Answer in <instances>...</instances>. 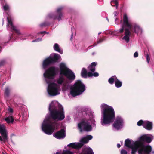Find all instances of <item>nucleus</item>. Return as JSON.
<instances>
[{
  "label": "nucleus",
  "instance_id": "6e6d98bb",
  "mask_svg": "<svg viewBox=\"0 0 154 154\" xmlns=\"http://www.w3.org/2000/svg\"><path fill=\"white\" fill-rule=\"evenodd\" d=\"M2 21H3V23H4V20L3 19Z\"/></svg>",
  "mask_w": 154,
  "mask_h": 154
},
{
  "label": "nucleus",
  "instance_id": "7c9ffc66",
  "mask_svg": "<svg viewBox=\"0 0 154 154\" xmlns=\"http://www.w3.org/2000/svg\"><path fill=\"white\" fill-rule=\"evenodd\" d=\"M64 79L62 76L59 77L57 80V83L58 84L61 85L64 82Z\"/></svg>",
  "mask_w": 154,
  "mask_h": 154
},
{
  "label": "nucleus",
  "instance_id": "4468645a",
  "mask_svg": "<svg viewBox=\"0 0 154 154\" xmlns=\"http://www.w3.org/2000/svg\"><path fill=\"white\" fill-rule=\"evenodd\" d=\"M7 19L8 22L7 27L9 26V25H10L11 26V29L12 30L14 31L16 33L20 34V30L17 29H16V27L14 26L13 24L12 20V17L11 15L8 14V16L7 17Z\"/></svg>",
  "mask_w": 154,
  "mask_h": 154
},
{
  "label": "nucleus",
  "instance_id": "bf43d9fd",
  "mask_svg": "<svg viewBox=\"0 0 154 154\" xmlns=\"http://www.w3.org/2000/svg\"><path fill=\"white\" fill-rule=\"evenodd\" d=\"M152 152V153H154V152L153 151Z\"/></svg>",
  "mask_w": 154,
  "mask_h": 154
},
{
  "label": "nucleus",
  "instance_id": "4be33fe9",
  "mask_svg": "<svg viewBox=\"0 0 154 154\" xmlns=\"http://www.w3.org/2000/svg\"><path fill=\"white\" fill-rule=\"evenodd\" d=\"M143 143L141 142L140 141H135L133 143L134 147L137 149L141 148Z\"/></svg>",
  "mask_w": 154,
  "mask_h": 154
},
{
  "label": "nucleus",
  "instance_id": "37998d69",
  "mask_svg": "<svg viewBox=\"0 0 154 154\" xmlns=\"http://www.w3.org/2000/svg\"><path fill=\"white\" fill-rule=\"evenodd\" d=\"M93 76L95 77H97L99 76V74L97 72H94L93 73Z\"/></svg>",
  "mask_w": 154,
  "mask_h": 154
},
{
  "label": "nucleus",
  "instance_id": "49530a36",
  "mask_svg": "<svg viewBox=\"0 0 154 154\" xmlns=\"http://www.w3.org/2000/svg\"><path fill=\"white\" fill-rule=\"evenodd\" d=\"M103 39H99L97 41L98 43H101L103 42Z\"/></svg>",
  "mask_w": 154,
  "mask_h": 154
},
{
  "label": "nucleus",
  "instance_id": "09e8293b",
  "mask_svg": "<svg viewBox=\"0 0 154 154\" xmlns=\"http://www.w3.org/2000/svg\"><path fill=\"white\" fill-rule=\"evenodd\" d=\"M117 146L118 148H119L121 146V145H120V144L119 143L117 144Z\"/></svg>",
  "mask_w": 154,
  "mask_h": 154
},
{
  "label": "nucleus",
  "instance_id": "6ab92c4d",
  "mask_svg": "<svg viewBox=\"0 0 154 154\" xmlns=\"http://www.w3.org/2000/svg\"><path fill=\"white\" fill-rule=\"evenodd\" d=\"M139 140L141 142H146L147 143H149L152 141V139L149 137H148L145 135L142 136L140 137Z\"/></svg>",
  "mask_w": 154,
  "mask_h": 154
},
{
  "label": "nucleus",
  "instance_id": "39448f33",
  "mask_svg": "<svg viewBox=\"0 0 154 154\" xmlns=\"http://www.w3.org/2000/svg\"><path fill=\"white\" fill-rule=\"evenodd\" d=\"M56 124V122H52L48 119L44 120L42 125V129L46 134L51 135L54 131Z\"/></svg>",
  "mask_w": 154,
  "mask_h": 154
},
{
  "label": "nucleus",
  "instance_id": "a878e982",
  "mask_svg": "<svg viewBox=\"0 0 154 154\" xmlns=\"http://www.w3.org/2000/svg\"><path fill=\"white\" fill-rule=\"evenodd\" d=\"M133 145L131 144V142L129 139H126L125 141L124 146L128 148H130Z\"/></svg>",
  "mask_w": 154,
  "mask_h": 154
},
{
  "label": "nucleus",
  "instance_id": "c756f323",
  "mask_svg": "<svg viewBox=\"0 0 154 154\" xmlns=\"http://www.w3.org/2000/svg\"><path fill=\"white\" fill-rule=\"evenodd\" d=\"M54 49L56 51L59 52L60 54H62V52L61 51L59 47V45L57 43H55L54 46Z\"/></svg>",
  "mask_w": 154,
  "mask_h": 154
},
{
  "label": "nucleus",
  "instance_id": "864d4df0",
  "mask_svg": "<svg viewBox=\"0 0 154 154\" xmlns=\"http://www.w3.org/2000/svg\"><path fill=\"white\" fill-rule=\"evenodd\" d=\"M36 40H33V41H32V42H35L36 41Z\"/></svg>",
  "mask_w": 154,
  "mask_h": 154
},
{
  "label": "nucleus",
  "instance_id": "ddd939ff",
  "mask_svg": "<svg viewBox=\"0 0 154 154\" xmlns=\"http://www.w3.org/2000/svg\"><path fill=\"white\" fill-rule=\"evenodd\" d=\"M63 8L62 7H60L58 8L57 10V15L54 14H50L48 15V17L50 18H52L54 20L57 19L59 21L61 20V18L62 17V13L61 11L63 10Z\"/></svg>",
  "mask_w": 154,
  "mask_h": 154
},
{
  "label": "nucleus",
  "instance_id": "f03ea898",
  "mask_svg": "<svg viewBox=\"0 0 154 154\" xmlns=\"http://www.w3.org/2000/svg\"><path fill=\"white\" fill-rule=\"evenodd\" d=\"M103 110V119L101 121L102 125L109 124L112 123L115 118V114L113 108L105 104L101 105Z\"/></svg>",
  "mask_w": 154,
  "mask_h": 154
},
{
  "label": "nucleus",
  "instance_id": "c9c22d12",
  "mask_svg": "<svg viewBox=\"0 0 154 154\" xmlns=\"http://www.w3.org/2000/svg\"><path fill=\"white\" fill-rule=\"evenodd\" d=\"M144 123V121H143L142 120H140L137 122V125L138 126H141L142 125V126H143Z\"/></svg>",
  "mask_w": 154,
  "mask_h": 154
},
{
  "label": "nucleus",
  "instance_id": "8fccbe9b",
  "mask_svg": "<svg viewBox=\"0 0 154 154\" xmlns=\"http://www.w3.org/2000/svg\"><path fill=\"white\" fill-rule=\"evenodd\" d=\"M8 42H9V41H7V42H5L3 43H3H2V45H5V44H6V43H8Z\"/></svg>",
  "mask_w": 154,
  "mask_h": 154
},
{
  "label": "nucleus",
  "instance_id": "20e7f679",
  "mask_svg": "<svg viewBox=\"0 0 154 154\" xmlns=\"http://www.w3.org/2000/svg\"><path fill=\"white\" fill-rule=\"evenodd\" d=\"M60 73L61 75H63L69 80H73L75 76L72 70L67 68L66 64L61 63L59 65Z\"/></svg>",
  "mask_w": 154,
  "mask_h": 154
},
{
  "label": "nucleus",
  "instance_id": "f704fd0d",
  "mask_svg": "<svg viewBox=\"0 0 154 154\" xmlns=\"http://www.w3.org/2000/svg\"><path fill=\"white\" fill-rule=\"evenodd\" d=\"M6 63V62L5 60L3 59L0 60V67L3 66Z\"/></svg>",
  "mask_w": 154,
  "mask_h": 154
},
{
  "label": "nucleus",
  "instance_id": "052dcab7",
  "mask_svg": "<svg viewBox=\"0 0 154 154\" xmlns=\"http://www.w3.org/2000/svg\"><path fill=\"white\" fill-rule=\"evenodd\" d=\"M100 34V33H98V34Z\"/></svg>",
  "mask_w": 154,
  "mask_h": 154
},
{
  "label": "nucleus",
  "instance_id": "4c0bfd02",
  "mask_svg": "<svg viewBox=\"0 0 154 154\" xmlns=\"http://www.w3.org/2000/svg\"><path fill=\"white\" fill-rule=\"evenodd\" d=\"M3 9L4 11H6L9 10V7L8 5L6 4L5 5L3 6Z\"/></svg>",
  "mask_w": 154,
  "mask_h": 154
},
{
  "label": "nucleus",
  "instance_id": "a18cd8bd",
  "mask_svg": "<svg viewBox=\"0 0 154 154\" xmlns=\"http://www.w3.org/2000/svg\"><path fill=\"white\" fill-rule=\"evenodd\" d=\"M8 111L9 112L11 113H12L13 111V109L11 108H9L8 109Z\"/></svg>",
  "mask_w": 154,
  "mask_h": 154
},
{
  "label": "nucleus",
  "instance_id": "de8ad7c7",
  "mask_svg": "<svg viewBox=\"0 0 154 154\" xmlns=\"http://www.w3.org/2000/svg\"><path fill=\"white\" fill-rule=\"evenodd\" d=\"M125 40V41L126 43L128 42L129 41L130 39H123Z\"/></svg>",
  "mask_w": 154,
  "mask_h": 154
},
{
  "label": "nucleus",
  "instance_id": "e433bc0d",
  "mask_svg": "<svg viewBox=\"0 0 154 154\" xmlns=\"http://www.w3.org/2000/svg\"><path fill=\"white\" fill-rule=\"evenodd\" d=\"M62 154H74L73 153L69 150H64Z\"/></svg>",
  "mask_w": 154,
  "mask_h": 154
},
{
  "label": "nucleus",
  "instance_id": "473e14b6",
  "mask_svg": "<svg viewBox=\"0 0 154 154\" xmlns=\"http://www.w3.org/2000/svg\"><path fill=\"white\" fill-rule=\"evenodd\" d=\"M111 5L113 6H114L113 5H112V3H114L116 5V8L117 9L118 8V3L117 0H112V1H111Z\"/></svg>",
  "mask_w": 154,
  "mask_h": 154
},
{
  "label": "nucleus",
  "instance_id": "72a5a7b5",
  "mask_svg": "<svg viewBox=\"0 0 154 154\" xmlns=\"http://www.w3.org/2000/svg\"><path fill=\"white\" fill-rule=\"evenodd\" d=\"M130 148H131L132 149V152H131V153L132 154H135L137 152V150L138 149H137L136 148L134 147L133 145Z\"/></svg>",
  "mask_w": 154,
  "mask_h": 154
},
{
  "label": "nucleus",
  "instance_id": "2f4dec72",
  "mask_svg": "<svg viewBox=\"0 0 154 154\" xmlns=\"http://www.w3.org/2000/svg\"><path fill=\"white\" fill-rule=\"evenodd\" d=\"M50 25V23L49 22H45L41 24L40 26L41 27H43L49 26Z\"/></svg>",
  "mask_w": 154,
  "mask_h": 154
},
{
  "label": "nucleus",
  "instance_id": "603ef678",
  "mask_svg": "<svg viewBox=\"0 0 154 154\" xmlns=\"http://www.w3.org/2000/svg\"><path fill=\"white\" fill-rule=\"evenodd\" d=\"M60 154V153L59 152H57L55 154Z\"/></svg>",
  "mask_w": 154,
  "mask_h": 154
},
{
  "label": "nucleus",
  "instance_id": "412c9836",
  "mask_svg": "<svg viewBox=\"0 0 154 154\" xmlns=\"http://www.w3.org/2000/svg\"><path fill=\"white\" fill-rule=\"evenodd\" d=\"M97 64V63L96 62H93L88 67V69L90 71L94 72L95 70V67Z\"/></svg>",
  "mask_w": 154,
  "mask_h": 154
},
{
  "label": "nucleus",
  "instance_id": "bb28decb",
  "mask_svg": "<svg viewBox=\"0 0 154 154\" xmlns=\"http://www.w3.org/2000/svg\"><path fill=\"white\" fill-rule=\"evenodd\" d=\"M117 78L116 75L113 76L109 79L108 82L110 84L112 85L114 83V81H116Z\"/></svg>",
  "mask_w": 154,
  "mask_h": 154
},
{
  "label": "nucleus",
  "instance_id": "f8f14e48",
  "mask_svg": "<svg viewBox=\"0 0 154 154\" xmlns=\"http://www.w3.org/2000/svg\"><path fill=\"white\" fill-rule=\"evenodd\" d=\"M123 124L124 121L122 118L120 116H118L116 117L113 125L116 129L119 130L123 128Z\"/></svg>",
  "mask_w": 154,
  "mask_h": 154
},
{
  "label": "nucleus",
  "instance_id": "c03bdc74",
  "mask_svg": "<svg viewBox=\"0 0 154 154\" xmlns=\"http://www.w3.org/2000/svg\"><path fill=\"white\" fill-rule=\"evenodd\" d=\"M138 56V54L137 52H136L134 54V56L135 57H137Z\"/></svg>",
  "mask_w": 154,
  "mask_h": 154
},
{
  "label": "nucleus",
  "instance_id": "680f3d73",
  "mask_svg": "<svg viewBox=\"0 0 154 154\" xmlns=\"http://www.w3.org/2000/svg\"><path fill=\"white\" fill-rule=\"evenodd\" d=\"M3 154H4V153H3Z\"/></svg>",
  "mask_w": 154,
  "mask_h": 154
},
{
  "label": "nucleus",
  "instance_id": "79ce46f5",
  "mask_svg": "<svg viewBox=\"0 0 154 154\" xmlns=\"http://www.w3.org/2000/svg\"><path fill=\"white\" fill-rule=\"evenodd\" d=\"M93 76V73L91 72H88L87 74V76L89 77H92Z\"/></svg>",
  "mask_w": 154,
  "mask_h": 154
},
{
  "label": "nucleus",
  "instance_id": "dca6fc26",
  "mask_svg": "<svg viewBox=\"0 0 154 154\" xmlns=\"http://www.w3.org/2000/svg\"><path fill=\"white\" fill-rule=\"evenodd\" d=\"M66 136V131L64 129H62L53 134V136L58 139H63Z\"/></svg>",
  "mask_w": 154,
  "mask_h": 154
},
{
  "label": "nucleus",
  "instance_id": "0eeeda50",
  "mask_svg": "<svg viewBox=\"0 0 154 154\" xmlns=\"http://www.w3.org/2000/svg\"><path fill=\"white\" fill-rule=\"evenodd\" d=\"M78 127L80 132L83 131L89 132L92 129L91 125L89 124L88 120L85 119H82L78 124Z\"/></svg>",
  "mask_w": 154,
  "mask_h": 154
},
{
  "label": "nucleus",
  "instance_id": "4d7b16f0",
  "mask_svg": "<svg viewBox=\"0 0 154 154\" xmlns=\"http://www.w3.org/2000/svg\"><path fill=\"white\" fill-rule=\"evenodd\" d=\"M145 154H150V153H145Z\"/></svg>",
  "mask_w": 154,
  "mask_h": 154
},
{
  "label": "nucleus",
  "instance_id": "e2e57ef3",
  "mask_svg": "<svg viewBox=\"0 0 154 154\" xmlns=\"http://www.w3.org/2000/svg\"><path fill=\"white\" fill-rule=\"evenodd\" d=\"M1 48V47H0V48Z\"/></svg>",
  "mask_w": 154,
  "mask_h": 154
},
{
  "label": "nucleus",
  "instance_id": "6e6552de",
  "mask_svg": "<svg viewBox=\"0 0 154 154\" xmlns=\"http://www.w3.org/2000/svg\"><path fill=\"white\" fill-rule=\"evenodd\" d=\"M93 138V136L91 135H88L85 137L81 139V142L82 143H71L68 145V146L75 149H79L81 148L83 145V143H88L89 140Z\"/></svg>",
  "mask_w": 154,
  "mask_h": 154
},
{
  "label": "nucleus",
  "instance_id": "5701e85b",
  "mask_svg": "<svg viewBox=\"0 0 154 154\" xmlns=\"http://www.w3.org/2000/svg\"><path fill=\"white\" fill-rule=\"evenodd\" d=\"M11 89L9 87H5L4 90V95L7 97H8L10 95Z\"/></svg>",
  "mask_w": 154,
  "mask_h": 154
},
{
  "label": "nucleus",
  "instance_id": "393cba45",
  "mask_svg": "<svg viewBox=\"0 0 154 154\" xmlns=\"http://www.w3.org/2000/svg\"><path fill=\"white\" fill-rule=\"evenodd\" d=\"M5 120L8 123H13L14 121V119L12 116H10L5 118Z\"/></svg>",
  "mask_w": 154,
  "mask_h": 154
},
{
  "label": "nucleus",
  "instance_id": "a19ab883",
  "mask_svg": "<svg viewBox=\"0 0 154 154\" xmlns=\"http://www.w3.org/2000/svg\"><path fill=\"white\" fill-rule=\"evenodd\" d=\"M127 151L124 149H122L121 151V154H127Z\"/></svg>",
  "mask_w": 154,
  "mask_h": 154
},
{
  "label": "nucleus",
  "instance_id": "b1692460",
  "mask_svg": "<svg viewBox=\"0 0 154 154\" xmlns=\"http://www.w3.org/2000/svg\"><path fill=\"white\" fill-rule=\"evenodd\" d=\"M49 110L50 112V114L51 111L57 110L53 101L49 105Z\"/></svg>",
  "mask_w": 154,
  "mask_h": 154
},
{
  "label": "nucleus",
  "instance_id": "c85d7f7f",
  "mask_svg": "<svg viewBox=\"0 0 154 154\" xmlns=\"http://www.w3.org/2000/svg\"><path fill=\"white\" fill-rule=\"evenodd\" d=\"M122 85V82L117 78L115 82V85L117 88H120Z\"/></svg>",
  "mask_w": 154,
  "mask_h": 154
},
{
  "label": "nucleus",
  "instance_id": "7ed1b4c3",
  "mask_svg": "<svg viewBox=\"0 0 154 154\" xmlns=\"http://www.w3.org/2000/svg\"><path fill=\"white\" fill-rule=\"evenodd\" d=\"M85 90V86L80 80H77L71 87L70 94L73 97L79 95Z\"/></svg>",
  "mask_w": 154,
  "mask_h": 154
},
{
  "label": "nucleus",
  "instance_id": "a211bd4d",
  "mask_svg": "<svg viewBox=\"0 0 154 154\" xmlns=\"http://www.w3.org/2000/svg\"><path fill=\"white\" fill-rule=\"evenodd\" d=\"M152 122L148 121H144L143 127L148 130H152L153 127Z\"/></svg>",
  "mask_w": 154,
  "mask_h": 154
},
{
  "label": "nucleus",
  "instance_id": "f257e3e1",
  "mask_svg": "<svg viewBox=\"0 0 154 154\" xmlns=\"http://www.w3.org/2000/svg\"><path fill=\"white\" fill-rule=\"evenodd\" d=\"M121 28L118 31H112L110 34L116 35L118 33H122L125 30V36L122 38H130V37L132 35L131 32L137 34L142 33V28L138 24L136 23L131 24L129 22L126 14L124 15L123 22L121 24Z\"/></svg>",
  "mask_w": 154,
  "mask_h": 154
},
{
  "label": "nucleus",
  "instance_id": "9b49d317",
  "mask_svg": "<svg viewBox=\"0 0 154 154\" xmlns=\"http://www.w3.org/2000/svg\"><path fill=\"white\" fill-rule=\"evenodd\" d=\"M55 70L56 68L54 66L49 67L46 70L44 73V77L48 79H53L56 74Z\"/></svg>",
  "mask_w": 154,
  "mask_h": 154
},
{
  "label": "nucleus",
  "instance_id": "13d9d810",
  "mask_svg": "<svg viewBox=\"0 0 154 154\" xmlns=\"http://www.w3.org/2000/svg\"><path fill=\"white\" fill-rule=\"evenodd\" d=\"M72 36H71V38H72Z\"/></svg>",
  "mask_w": 154,
  "mask_h": 154
},
{
  "label": "nucleus",
  "instance_id": "423d86ee",
  "mask_svg": "<svg viewBox=\"0 0 154 154\" xmlns=\"http://www.w3.org/2000/svg\"><path fill=\"white\" fill-rule=\"evenodd\" d=\"M60 109V110H56L51 111L50 116L52 119L58 121H61L64 119L65 116L62 106H61Z\"/></svg>",
  "mask_w": 154,
  "mask_h": 154
},
{
  "label": "nucleus",
  "instance_id": "cd10ccee",
  "mask_svg": "<svg viewBox=\"0 0 154 154\" xmlns=\"http://www.w3.org/2000/svg\"><path fill=\"white\" fill-rule=\"evenodd\" d=\"M87 72L85 68H82L81 72V76L84 78H86L87 77Z\"/></svg>",
  "mask_w": 154,
  "mask_h": 154
},
{
  "label": "nucleus",
  "instance_id": "aec40b11",
  "mask_svg": "<svg viewBox=\"0 0 154 154\" xmlns=\"http://www.w3.org/2000/svg\"><path fill=\"white\" fill-rule=\"evenodd\" d=\"M81 154H94L92 149L90 148H84Z\"/></svg>",
  "mask_w": 154,
  "mask_h": 154
},
{
  "label": "nucleus",
  "instance_id": "f3484780",
  "mask_svg": "<svg viewBox=\"0 0 154 154\" xmlns=\"http://www.w3.org/2000/svg\"><path fill=\"white\" fill-rule=\"evenodd\" d=\"M0 134L4 140H6L7 138V133L6 130L5 126L4 124H0Z\"/></svg>",
  "mask_w": 154,
  "mask_h": 154
},
{
  "label": "nucleus",
  "instance_id": "3c124183",
  "mask_svg": "<svg viewBox=\"0 0 154 154\" xmlns=\"http://www.w3.org/2000/svg\"><path fill=\"white\" fill-rule=\"evenodd\" d=\"M46 32L45 31H44V32H40V33L41 34H43L44 33H45Z\"/></svg>",
  "mask_w": 154,
  "mask_h": 154
},
{
  "label": "nucleus",
  "instance_id": "58836bf2",
  "mask_svg": "<svg viewBox=\"0 0 154 154\" xmlns=\"http://www.w3.org/2000/svg\"><path fill=\"white\" fill-rule=\"evenodd\" d=\"M150 57L149 56L148 54H146V60L148 63H149V61L150 60Z\"/></svg>",
  "mask_w": 154,
  "mask_h": 154
},
{
  "label": "nucleus",
  "instance_id": "5fc2aeb1",
  "mask_svg": "<svg viewBox=\"0 0 154 154\" xmlns=\"http://www.w3.org/2000/svg\"><path fill=\"white\" fill-rule=\"evenodd\" d=\"M94 52H93L92 53V55H94Z\"/></svg>",
  "mask_w": 154,
  "mask_h": 154
},
{
  "label": "nucleus",
  "instance_id": "1a4fd4ad",
  "mask_svg": "<svg viewBox=\"0 0 154 154\" xmlns=\"http://www.w3.org/2000/svg\"><path fill=\"white\" fill-rule=\"evenodd\" d=\"M60 57V55L58 54H55L53 57L50 56L46 58L43 62V68L45 69L51 64L57 62Z\"/></svg>",
  "mask_w": 154,
  "mask_h": 154
},
{
  "label": "nucleus",
  "instance_id": "9d476101",
  "mask_svg": "<svg viewBox=\"0 0 154 154\" xmlns=\"http://www.w3.org/2000/svg\"><path fill=\"white\" fill-rule=\"evenodd\" d=\"M58 85L54 83H52L48 85V94L51 95L55 96L59 94Z\"/></svg>",
  "mask_w": 154,
  "mask_h": 154
},
{
  "label": "nucleus",
  "instance_id": "2eb2a0df",
  "mask_svg": "<svg viewBox=\"0 0 154 154\" xmlns=\"http://www.w3.org/2000/svg\"><path fill=\"white\" fill-rule=\"evenodd\" d=\"M152 147L150 145L146 146L143 143L141 148L138 150V154H143L150 153L152 151Z\"/></svg>",
  "mask_w": 154,
  "mask_h": 154
},
{
  "label": "nucleus",
  "instance_id": "ea45409f",
  "mask_svg": "<svg viewBox=\"0 0 154 154\" xmlns=\"http://www.w3.org/2000/svg\"><path fill=\"white\" fill-rule=\"evenodd\" d=\"M8 139V135H7V139L6 140H4V138L3 137V139L2 138L1 136H0V140L1 141H3V142L5 143L6 141H7Z\"/></svg>",
  "mask_w": 154,
  "mask_h": 154
}]
</instances>
